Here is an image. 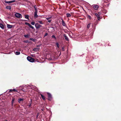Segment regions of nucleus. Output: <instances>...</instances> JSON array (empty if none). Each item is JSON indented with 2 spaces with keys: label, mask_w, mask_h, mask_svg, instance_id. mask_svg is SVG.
Segmentation results:
<instances>
[{
  "label": "nucleus",
  "mask_w": 121,
  "mask_h": 121,
  "mask_svg": "<svg viewBox=\"0 0 121 121\" xmlns=\"http://www.w3.org/2000/svg\"><path fill=\"white\" fill-rule=\"evenodd\" d=\"M27 60L30 62H33L35 61V59H34L30 56H27Z\"/></svg>",
  "instance_id": "f257e3e1"
},
{
  "label": "nucleus",
  "mask_w": 121,
  "mask_h": 121,
  "mask_svg": "<svg viewBox=\"0 0 121 121\" xmlns=\"http://www.w3.org/2000/svg\"><path fill=\"white\" fill-rule=\"evenodd\" d=\"M35 26L36 29L38 30L39 28L42 26L39 25L38 23H36L35 24Z\"/></svg>",
  "instance_id": "f03ea898"
},
{
  "label": "nucleus",
  "mask_w": 121,
  "mask_h": 121,
  "mask_svg": "<svg viewBox=\"0 0 121 121\" xmlns=\"http://www.w3.org/2000/svg\"><path fill=\"white\" fill-rule=\"evenodd\" d=\"M15 15V17L17 18H21L22 17L21 14L18 13H16Z\"/></svg>",
  "instance_id": "7ed1b4c3"
},
{
  "label": "nucleus",
  "mask_w": 121,
  "mask_h": 121,
  "mask_svg": "<svg viewBox=\"0 0 121 121\" xmlns=\"http://www.w3.org/2000/svg\"><path fill=\"white\" fill-rule=\"evenodd\" d=\"M47 94L48 95V99L50 101L52 99V96L51 94L49 93H47Z\"/></svg>",
  "instance_id": "20e7f679"
},
{
  "label": "nucleus",
  "mask_w": 121,
  "mask_h": 121,
  "mask_svg": "<svg viewBox=\"0 0 121 121\" xmlns=\"http://www.w3.org/2000/svg\"><path fill=\"white\" fill-rule=\"evenodd\" d=\"M25 24L28 25L32 29H34V28L33 26L28 22H26L25 23Z\"/></svg>",
  "instance_id": "39448f33"
},
{
  "label": "nucleus",
  "mask_w": 121,
  "mask_h": 121,
  "mask_svg": "<svg viewBox=\"0 0 121 121\" xmlns=\"http://www.w3.org/2000/svg\"><path fill=\"white\" fill-rule=\"evenodd\" d=\"M25 24L28 25L32 29H34V28L33 26L28 22H26L25 23Z\"/></svg>",
  "instance_id": "423d86ee"
},
{
  "label": "nucleus",
  "mask_w": 121,
  "mask_h": 121,
  "mask_svg": "<svg viewBox=\"0 0 121 121\" xmlns=\"http://www.w3.org/2000/svg\"><path fill=\"white\" fill-rule=\"evenodd\" d=\"M37 11H35L34 12V17L35 18H37L38 17V15H37Z\"/></svg>",
  "instance_id": "0eeeda50"
},
{
  "label": "nucleus",
  "mask_w": 121,
  "mask_h": 121,
  "mask_svg": "<svg viewBox=\"0 0 121 121\" xmlns=\"http://www.w3.org/2000/svg\"><path fill=\"white\" fill-rule=\"evenodd\" d=\"M95 15L96 16V17L98 19V20L99 21L100 19H101L100 18V17L99 15V14H98L97 13H95Z\"/></svg>",
  "instance_id": "6e6552de"
},
{
  "label": "nucleus",
  "mask_w": 121,
  "mask_h": 121,
  "mask_svg": "<svg viewBox=\"0 0 121 121\" xmlns=\"http://www.w3.org/2000/svg\"><path fill=\"white\" fill-rule=\"evenodd\" d=\"M24 100V99L23 98H19L18 99V102L19 103H22V101Z\"/></svg>",
  "instance_id": "1a4fd4ad"
},
{
  "label": "nucleus",
  "mask_w": 121,
  "mask_h": 121,
  "mask_svg": "<svg viewBox=\"0 0 121 121\" xmlns=\"http://www.w3.org/2000/svg\"><path fill=\"white\" fill-rule=\"evenodd\" d=\"M56 56H55V55H54L53 54H52L51 55V60H53L55 59V58H56Z\"/></svg>",
  "instance_id": "9d476101"
},
{
  "label": "nucleus",
  "mask_w": 121,
  "mask_h": 121,
  "mask_svg": "<svg viewBox=\"0 0 121 121\" xmlns=\"http://www.w3.org/2000/svg\"><path fill=\"white\" fill-rule=\"evenodd\" d=\"M95 10H97L99 8V6L98 5H95L94 6H93Z\"/></svg>",
  "instance_id": "9b49d317"
},
{
  "label": "nucleus",
  "mask_w": 121,
  "mask_h": 121,
  "mask_svg": "<svg viewBox=\"0 0 121 121\" xmlns=\"http://www.w3.org/2000/svg\"><path fill=\"white\" fill-rule=\"evenodd\" d=\"M16 1L15 0H12L10 1H5V3H11L13 2H14Z\"/></svg>",
  "instance_id": "f8f14e48"
},
{
  "label": "nucleus",
  "mask_w": 121,
  "mask_h": 121,
  "mask_svg": "<svg viewBox=\"0 0 121 121\" xmlns=\"http://www.w3.org/2000/svg\"><path fill=\"white\" fill-rule=\"evenodd\" d=\"M0 27L3 29H4V25L2 23H0Z\"/></svg>",
  "instance_id": "ddd939ff"
},
{
  "label": "nucleus",
  "mask_w": 121,
  "mask_h": 121,
  "mask_svg": "<svg viewBox=\"0 0 121 121\" xmlns=\"http://www.w3.org/2000/svg\"><path fill=\"white\" fill-rule=\"evenodd\" d=\"M64 37L65 39V40L67 41H69V39L67 36L65 34H64Z\"/></svg>",
  "instance_id": "4468645a"
},
{
  "label": "nucleus",
  "mask_w": 121,
  "mask_h": 121,
  "mask_svg": "<svg viewBox=\"0 0 121 121\" xmlns=\"http://www.w3.org/2000/svg\"><path fill=\"white\" fill-rule=\"evenodd\" d=\"M24 37L26 38H29L30 37V34H27L24 35Z\"/></svg>",
  "instance_id": "2eb2a0df"
},
{
  "label": "nucleus",
  "mask_w": 121,
  "mask_h": 121,
  "mask_svg": "<svg viewBox=\"0 0 121 121\" xmlns=\"http://www.w3.org/2000/svg\"><path fill=\"white\" fill-rule=\"evenodd\" d=\"M62 25L64 26H66V24L63 19H62Z\"/></svg>",
  "instance_id": "dca6fc26"
},
{
  "label": "nucleus",
  "mask_w": 121,
  "mask_h": 121,
  "mask_svg": "<svg viewBox=\"0 0 121 121\" xmlns=\"http://www.w3.org/2000/svg\"><path fill=\"white\" fill-rule=\"evenodd\" d=\"M29 16L28 15H25V18L26 19L28 20H29Z\"/></svg>",
  "instance_id": "f3484780"
},
{
  "label": "nucleus",
  "mask_w": 121,
  "mask_h": 121,
  "mask_svg": "<svg viewBox=\"0 0 121 121\" xmlns=\"http://www.w3.org/2000/svg\"><path fill=\"white\" fill-rule=\"evenodd\" d=\"M32 99H30V102L29 104V105H28L29 108L31 106L32 104Z\"/></svg>",
  "instance_id": "a211bd4d"
},
{
  "label": "nucleus",
  "mask_w": 121,
  "mask_h": 121,
  "mask_svg": "<svg viewBox=\"0 0 121 121\" xmlns=\"http://www.w3.org/2000/svg\"><path fill=\"white\" fill-rule=\"evenodd\" d=\"M41 97H42V98L43 100H45V97L42 94H41Z\"/></svg>",
  "instance_id": "6ab92c4d"
},
{
  "label": "nucleus",
  "mask_w": 121,
  "mask_h": 121,
  "mask_svg": "<svg viewBox=\"0 0 121 121\" xmlns=\"http://www.w3.org/2000/svg\"><path fill=\"white\" fill-rule=\"evenodd\" d=\"M7 27L8 28H12V25H10L9 24H7Z\"/></svg>",
  "instance_id": "aec40b11"
},
{
  "label": "nucleus",
  "mask_w": 121,
  "mask_h": 121,
  "mask_svg": "<svg viewBox=\"0 0 121 121\" xmlns=\"http://www.w3.org/2000/svg\"><path fill=\"white\" fill-rule=\"evenodd\" d=\"M66 16L67 17H70L71 16V15L69 13H66Z\"/></svg>",
  "instance_id": "412c9836"
},
{
  "label": "nucleus",
  "mask_w": 121,
  "mask_h": 121,
  "mask_svg": "<svg viewBox=\"0 0 121 121\" xmlns=\"http://www.w3.org/2000/svg\"><path fill=\"white\" fill-rule=\"evenodd\" d=\"M39 48H34L33 49V51H39Z\"/></svg>",
  "instance_id": "4be33fe9"
},
{
  "label": "nucleus",
  "mask_w": 121,
  "mask_h": 121,
  "mask_svg": "<svg viewBox=\"0 0 121 121\" xmlns=\"http://www.w3.org/2000/svg\"><path fill=\"white\" fill-rule=\"evenodd\" d=\"M6 8L7 9H8L9 10H10L11 9V7L10 6H8L6 7Z\"/></svg>",
  "instance_id": "5701e85b"
},
{
  "label": "nucleus",
  "mask_w": 121,
  "mask_h": 121,
  "mask_svg": "<svg viewBox=\"0 0 121 121\" xmlns=\"http://www.w3.org/2000/svg\"><path fill=\"white\" fill-rule=\"evenodd\" d=\"M91 25V23H89L87 25V28L88 29H89V28L90 27V26Z\"/></svg>",
  "instance_id": "b1692460"
},
{
  "label": "nucleus",
  "mask_w": 121,
  "mask_h": 121,
  "mask_svg": "<svg viewBox=\"0 0 121 121\" xmlns=\"http://www.w3.org/2000/svg\"><path fill=\"white\" fill-rule=\"evenodd\" d=\"M30 39L33 42H35L36 40L35 39L32 38H30Z\"/></svg>",
  "instance_id": "393cba45"
},
{
  "label": "nucleus",
  "mask_w": 121,
  "mask_h": 121,
  "mask_svg": "<svg viewBox=\"0 0 121 121\" xmlns=\"http://www.w3.org/2000/svg\"><path fill=\"white\" fill-rule=\"evenodd\" d=\"M15 100V99L13 97L11 102L14 103V101Z\"/></svg>",
  "instance_id": "a878e982"
},
{
  "label": "nucleus",
  "mask_w": 121,
  "mask_h": 121,
  "mask_svg": "<svg viewBox=\"0 0 121 121\" xmlns=\"http://www.w3.org/2000/svg\"><path fill=\"white\" fill-rule=\"evenodd\" d=\"M38 22L41 24H43V21H38Z\"/></svg>",
  "instance_id": "bb28decb"
},
{
  "label": "nucleus",
  "mask_w": 121,
  "mask_h": 121,
  "mask_svg": "<svg viewBox=\"0 0 121 121\" xmlns=\"http://www.w3.org/2000/svg\"><path fill=\"white\" fill-rule=\"evenodd\" d=\"M52 37L53 38H54L56 40V38L55 36L54 35H52Z\"/></svg>",
  "instance_id": "cd10ccee"
},
{
  "label": "nucleus",
  "mask_w": 121,
  "mask_h": 121,
  "mask_svg": "<svg viewBox=\"0 0 121 121\" xmlns=\"http://www.w3.org/2000/svg\"><path fill=\"white\" fill-rule=\"evenodd\" d=\"M20 54V52H15V54L16 55H19Z\"/></svg>",
  "instance_id": "c85d7f7f"
},
{
  "label": "nucleus",
  "mask_w": 121,
  "mask_h": 121,
  "mask_svg": "<svg viewBox=\"0 0 121 121\" xmlns=\"http://www.w3.org/2000/svg\"><path fill=\"white\" fill-rule=\"evenodd\" d=\"M56 45L57 46V47L58 48H59V44L58 43H56Z\"/></svg>",
  "instance_id": "c756f323"
},
{
  "label": "nucleus",
  "mask_w": 121,
  "mask_h": 121,
  "mask_svg": "<svg viewBox=\"0 0 121 121\" xmlns=\"http://www.w3.org/2000/svg\"><path fill=\"white\" fill-rule=\"evenodd\" d=\"M13 91L17 92L18 93V92L17 90H16L15 89H13Z\"/></svg>",
  "instance_id": "7c9ffc66"
},
{
  "label": "nucleus",
  "mask_w": 121,
  "mask_h": 121,
  "mask_svg": "<svg viewBox=\"0 0 121 121\" xmlns=\"http://www.w3.org/2000/svg\"><path fill=\"white\" fill-rule=\"evenodd\" d=\"M34 8L35 9V11H37V7H36V5H35L34 6Z\"/></svg>",
  "instance_id": "2f4dec72"
},
{
  "label": "nucleus",
  "mask_w": 121,
  "mask_h": 121,
  "mask_svg": "<svg viewBox=\"0 0 121 121\" xmlns=\"http://www.w3.org/2000/svg\"><path fill=\"white\" fill-rule=\"evenodd\" d=\"M13 90L12 89H10L9 90V92H12L13 91Z\"/></svg>",
  "instance_id": "473e14b6"
},
{
  "label": "nucleus",
  "mask_w": 121,
  "mask_h": 121,
  "mask_svg": "<svg viewBox=\"0 0 121 121\" xmlns=\"http://www.w3.org/2000/svg\"><path fill=\"white\" fill-rule=\"evenodd\" d=\"M52 17H48L46 18V19L47 20H48L50 19H51Z\"/></svg>",
  "instance_id": "72a5a7b5"
},
{
  "label": "nucleus",
  "mask_w": 121,
  "mask_h": 121,
  "mask_svg": "<svg viewBox=\"0 0 121 121\" xmlns=\"http://www.w3.org/2000/svg\"><path fill=\"white\" fill-rule=\"evenodd\" d=\"M31 24L32 25H34L35 24V22H31Z\"/></svg>",
  "instance_id": "f704fd0d"
},
{
  "label": "nucleus",
  "mask_w": 121,
  "mask_h": 121,
  "mask_svg": "<svg viewBox=\"0 0 121 121\" xmlns=\"http://www.w3.org/2000/svg\"><path fill=\"white\" fill-rule=\"evenodd\" d=\"M14 103H13V102H11V106H12V108H11V109H12V108H13V104Z\"/></svg>",
  "instance_id": "c9c22d12"
},
{
  "label": "nucleus",
  "mask_w": 121,
  "mask_h": 121,
  "mask_svg": "<svg viewBox=\"0 0 121 121\" xmlns=\"http://www.w3.org/2000/svg\"><path fill=\"white\" fill-rule=\"evenodd\" d=\"M42 45V44H40L39 45H36V47H38L40 46H41Z\"/></svg>",
  "instance_id": "e433bc0d"
},
{
  "label": "nucleus",
  "mask_w": 121,
  "mask_h": 121,
  "mask_svg": "<svg viewBox=\"0 0 121 121\" xmlns=\"http://www.w3.org/2000/svg\"><path fill=\"white\" fill-rule=\"evenodd\" d=\"M48 35V33H46L45 34V35H44V37L46 36H47V35Z\"/></svg>",
  "instance_id": "4c0bfd02"
},
{
  "label": "nucleus",
  "mask_w": 121,
  "mask_h": 121,
  "mask_svg": "<svg viewBox=\"0 0 121 121\" xmlns=\"http://www.w3.org/2000/svg\"><path fill=\"white\" fill-rule=\"evenodd\" d=\"M88 18L89 19H91V17L90 16V15H88Z\"/></svg>",
  "instance_id": "58836bf2"
},
{
  "label": "nucleus",
  "mask_w": 121,
  "mask_h": 121,
  "mask_svg": "<svg viewBox=\"0 0 121 121\" xmlns=\"http://www.w3.org/2000/svg\"><path fill=\"white\" fill-rule=\"evenodd\" d=\"M62 50L63 51H65V49H64V47H63L62 48Z\"/></svg>",
  "instance_id": "ea45409f"
},
{
  "label": "nucleus",
  "mask_w": 121,
  "mask_h": 121,
  "mask_svg": "<svg viewBox=\"0 0 121 121\" xmlns=\"http://www.w3.org/2000/svg\"><path fill=\"white\" fill-rule=\"evenodd\" d=\"M48 20V22L49 23H50L51 22V21H52V20Z\"/></svg>",
  "instance_id": "a19ab883"
},
{
  "label": "nucleus",
  "mask_w": 121,
  "mask_h": 121,
  "mask_svg": "<svg viewBox=\"0 0 121 121\" xmlns=\"http://www.w3.org/2000/svg\"><path fill=\"white\" fill-rule=\"evenodd\" d=\"M22 20L23 22L24 21H26V20Z\"/></svg>",
  "instance_id": "79ce46f5"
},
{
  "label": "nucleus",
  "mask_w": 121,
  "mask_h": 121,
  "mask_svg": "<svg viewBox=\"0 0 121 121\" xmlns=\"http://www.w3.org/2000/svg\"><path fill=\"white\" fill-rule=\"evenodd\" d=\"M27 41V42H26V41H25V43H27V41Z\"/></svg>",
  "instance_id": "37998d69"
},
{
  "label": "nucleus",
  "mask_w": 121,
  "mask_h": 121,
  "mask_svg": "<svg viewBox=\"0 0 121 121\" xmlns=\"http://www.w3.org/2000/svg\"><path fill=\"white\" fill-rule=\"evenodd\" d=\"M29 2L30 3H31V2L29 1Z\"/></svg>",
  "instance_id": "c03bdc74"
},
{
  "label": "nucleus",
  "mask_w": 121,
  "mask_h": 121,
  "mask_svg": "<svg viewBox=\"0 0 121 121\" xmlns=\"http://www.w3.org/2000/svg\"><path fill=\"white\" fill-rule=\"evenodd\" d=\"M5 121H8V120H6Z\"/></svg>",
  "instance_id": "a18cd8bd"
},
{
  "label": "nucleus",
  "mask_w": 121,
  "mask_h": 121,
  "mask_svg": "<svg viewBox=\"0 0 121 121\" xmlns=\"http://www.w3.org/2000/svg\"><path fill=\"white\" fill-rule=\"evenodd\" d=\"M96 24H95V25H96Z\"/></svg>",
  "instance_id": "49530a36"
}]
</instances>
